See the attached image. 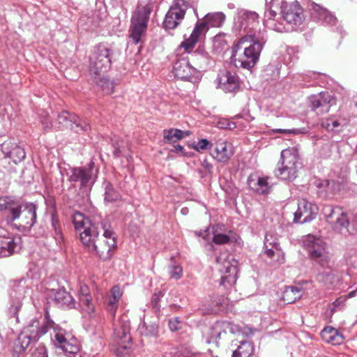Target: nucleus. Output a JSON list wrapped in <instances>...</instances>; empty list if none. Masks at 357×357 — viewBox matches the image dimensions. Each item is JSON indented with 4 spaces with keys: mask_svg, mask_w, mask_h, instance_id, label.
<instances>
[{
    "mask_svg": "<svg viewBox=\"0 0 357 357\" xmlns=\"http://www.w3.org/2000/svg\"><path fill=\"white\" fill-rule=\"evenodd\" d=\"M259 15L256 12L245 11L241 15V28L248 31V34L241 38L239 41V45L245 42L250 41L251 44L244 48L243 56L242 59L236 61L234 59L235 66H241L245 69L252 68L257 62L261 51L266 42L265 33L259 31L257 33L252 31L259 25Z\"/></svg>",
    "mask_w": 357,
    "mask_h": 357,
    "instance_id": "nucleus-1",
    "label": "nucleus"
},
{
    "mask_svg": "<svg viewBox=\"0 0 357 357\" xmlns=\"http://www.w3.org/2000/svg\"><path fill=\"white\" fill-rule=\"evenodd\" d=\"M79 239L89 252L102 260L109 259L116 248L111 226L105 221L100 222V227H91L79 233Z\"/></svg>",
    "mask_w": 357,
    "mask_h": 357,
    "instance_id": "nucleus-2",
    "label": "nucleus"
},
{
    "mask_svg": "<svg viewBox=\"0 0 357 357\" xmlns=\"http://www.w3.org/2000/svg\"><path fill=\"white\" fill-rule=\"evenodd\" d=\"M45 323L40 324L38 319L34 317L27 322L14 342V355L18 357L32 342H37L50 328L54 329V327L56 326L50 319L48 311L45 312Z\"/></svg>",
    "mask_w": 357,
    "mask_h": 357,
    "instance_id": "nucleus-3",
    "label": "nucleus"
},
{
    "mask_svg": "<svg viewBox=\"0 0 357 357\" xmlns=\"http://www.w3.org/2000/svg\"><path fill=\"white\" fill-rule=\"evenodd\" d=\"M111 56L112 50L105 45L99 44L94 47L89 57V73L92 77L107 72L111 66Z\"/></svg>",
    "mask_w": 357,
    "mask_h": 357,
    "instance_id": "nucleus-4",
    "label": "nucleus"
},
{
    "mask_svg": "<svg viewBox=\"0 0 357 357\" xmlns=\"http://www.w3.org/2000/svg\"><path fill=\"white\" fill-rule=\"evenodd\" d=\"M278 167L275 170V175L284 181H293L297 176V151L295 149H284L281 152Z\"/></svg>",
    "mask_w": 357,
    "mask_h": 357,
    "instance_id": "nucleus-5",
    "label": "nucleus"
},
{
    "mask_svg": "<svg viewBox=\"0 0 357 357\" xmlns=\"http://www.w3.org/2000/svg\"><path fill=\"white\" fill-rule=\"evenodd\" d=\"M322 213L326 220L335 231L345 236L352 234L348 228L349 221L347 214L341 207L331 205L325 206L322 209Z\"/></svg>",
    "mask_w": 357,
    "mask_h": 357,
    "instance_id": "nucleus-6",
    "label": "nucleus"
},
{
    "mask_svg": "<svg viewBox=\"0 0 357 357\" xmlns=\"http://www.w3.org/2000/svg\"><path fill=\"white\" fill-rule=\"evenodd\" d=\"M215 260L222 273L220 284L226 288L231 287L237 280V261L227 251L220 253Z\"/></svg>",
    "mask_w": 357,
    "mask_h": 357,
    "instance_id": "nucleus-7",
    "label": "nucleus"
},
{
    "mask_svg": "<svg viewBox=\"0 0 357 357\" xmlns=\"http://www.w3.org/2000/svg\"><path fill=\"white\" fill-rule=\"evenodd\" d=\"M152 10L150 3L139 6L131 20L130 35L133 43L137 44L146 31L149 15Z\"/></svg>",
    "mask_w": 357,
    "mask_h": 357,
    "instance_id": "nucleus-8",
    "label": "nucleus"
},
{
    "mask_svg": "<svg viewBox=\"0 0 357 357\" xmlns=\"http://www.w3.org/2000/svg\"><path fill=\"white\" fill-rule=\"evenodd\" d=\"M303 245L312 259L321 266H327L331 259L325 242L320 238L307 235L303 240Z\"/></svg>",
    "mask_w": 357,
    "mask_h": 357,
    "instance_id": "nucleus-9",
    "label": "nucleus"
},
{
    "mask_svg": "<svg viewBox=\"0 0 357 357\" xmlns=\"http://www.w3.org/2000/svg\"><path fill=\"white\" fill-rule=\"evenodd\" d=\"M7 220L9 222L17 220L20 227L29 229L36 220V206L32 203H17L15 208H12V215H8Z\"/></svg>",
    "mask_w": 357,
    "mask_h": 357,
    "instance_id": "nucleus-10",
    "label": "nucleus"
},
{
    "mask_svg": "<svg viewBox=\"0 0 357 357\" xmlns=\"http://www.w3.org/2000/svg\"><path fill=\"white\" fill-rule=\"evenodd\" d=\"M94 166V162L91 161L87 166L72 168L68 181L79 183L80 188H91L96 182L98 174V169Z\"/></svg>",
    "mask_w": 357,
    "mask_h": 357,
    "instance_id": "nucleus-11",
    "label": "nucleus"
},
{
    "mask_svg": "<svg viewBox=\"0 0 357 357\" xmlns=\"http://www.w3.org/2000/svg\"><path fill=\"white\" fill-rule=\"evenodd\" d=\"M189 3L186 0L173 1L165 15L163 26L165 29H176L184 19Z\"/></svg>",
    "mask_w": 357,
    "mask_h": 357,
    "instance_id": "nucleus-12",
    "label": "nucleus"
},
{
    "mask_svg": "<svg viewBox=\"0 0 357 357\" xmlns=\"http://www.w3.org/2000/svg\"><path fill=\"white\" fill-rule=\"evenodd\" d=\"M54 337L59 347L66 355L75 354L79 350V346L77 339L73 337L64 329L56 325L54 327Z\"/></svg>",
    "mask_w": 357,
    "mask_h": 357,
    "instance_id": "nucleus-13",
    "label": "nucleus"
},
{
    "mask_svg": "<svg viewBox=\"0 0 357 357\" xmlns=\"http://www.w3.org/2000/svg\"><path fill=\"white\" fill-rule=\"evenodd\" d=\"M310 107L317 114H324L330 111L332 106L336 105L335 96L329 92H320L309 98Z\"/></svg>",
    "mask_w": 357,
    "mask_h": 357,
    "instance_id": "nucleus-14",
    "label": "nucleus"
},
{
    "mask_svg": "<svg viewBox=\"0 0 357 357\" xmlns=\"http://www.w3.org/2000/svg\"><path fill=\"white\" fill-rule=\"evenodd\" d=\"M317 213L316 205L310 203L305 199H301L298 202V208L294 213V222H309L315 218Z\"/></svg>",
    "mask_w": 357,
    "mask_h": 357,
    "instance_id": "nucleus-15",
    "label": "nucleus"
},
{
    "mask_svg": "<svg viewBox=\"0 0 357 357\" xmlns=\"http://www.w3.org/2000/svg\"><path fill=\"white\" fill-rule=\"evenodd\" d=\"M238 331V327L229 322H218L212 328L211 334L207 340V343H213L218 347L221 343V340H226L227 332L234 334Z\"/></svg>",
    "mask_w": 357,
    "mask_h": 357,
    "instance_id": "nucleus-16",
    "label": "nucleus"
},
{
    "mask_svg": "<svg viewBox=\"0 0 357 357\" xmlns=\"http://www.w3.org/2000/svg\"><path fill=\"white\" fill-rule=\"evenodd\" d=\"M57 119L59 123L62 126L70 128L76 132H86L90 129L89 123L80 120L75 114H69L66 111L59 114Z\"/></svg>",
    "mask_w": 357,
    "mask_h": 357,
    "instance_id": "nucleus-17",
    "label": "nucleus"
},
{
    "mask_svg": "<svg viewBox=\"0 0 357 357\" xmlns=\"http://www.w3.org/2000/svg\"><path fill=\"white\" fill-rule=\"evenodd\" d=\"M214 150L211 153L213 158L218 162L227 163L234 155L230 144L224 139H218L213 144Z\"/></svg>",
    "mask_w": 357,
    "mask_h": 357,
    "instance_id": "nucleus-18",
    "label": "nucleus"
},
{
    "mask_svg": "<svg viewBox=\"0 0 357 357\" xmlns=\"http://www.w3.org/2000/svg\"><path fill=\"white\" fill-rule=\"evenodd\" d=\"M282 15L287 23L294 25L301 24L303 20V9L297 1L286 5Z\"/></svg>",
    "mask_w": 357,
    "mask_h": 357,
    "instance_id": "nucleus-19",
    "label": "nucleus"
},
{
    "mask_svg": "<svg viewBox=\"0 0 357 357\" xmlns=\"http://www.w3.org/2000/svg\"><path fill=\"white\" fill-rule=\"evenodd\" d=\"M114 337L117 342L130 343L132 338L130 334V322L126 316H122L114 324Z\"/></svg>",
    "mask_w": 357,
    "mask_h": 357,
    "instance_id": "nucleus-20",
    "label": "nucleus"
},
{
    "mask_svg": "<svg viewBox=\"0 0 357 357\" xmlns=\"http://www.w3.org/2000/svg\"><path fill=\"white\" fill-rule=\"evenodd\" d=\"M21 249L20 237L0 236V257H9Z\"/></svg>",
    "mask_w": 357,
    "mask_h": 357,
    "instance_id": "nucleus-21",
    "label": "nucleus"
},
{
    "mask_svg": "<svg viewBox=\"0 0 357 357\" xmlns=\"http://www.w3.org/2000/svg\"><path fill=\"white\" fill-rule=\"evenodd\" d=\"M219 84L220 87L226 93H235L240 88L238 78L229 71H224L220 74Z\"/></svg>",
    "mask_w": 357,
    "mask_h": 357,
    "instance_id": "nucleus-22",
    "label": "nucleus"
},
{
    "mask_svg": "<svg viewBox=\"0 0 357 357\" xmlns=\"http://www.w3.org/2000/svg\"><path fill=\"white\" fill-rule=\"evenodd\" d=\"M1 150L6 158H9L17 164L22 161L26 156L24 149L11 142H5L1 145Z\"/></svg>",
    "mask_w": 357,
    "mask_h": 357,
    "instance_id": "nucleus-23",
    "label": "nucleus"
},
{
    "mask_svg": "<svg viewBox=\"0 0 357 357\" xmlns=\"http://www.w3.org/2000/svg\"><path fill=\"white\" fill-rule=\"evenodd\" d=\"M195 70L196 68L192 67L189 61L184 58L178 60L173 66L174 76L183 80H189Z\"/></svg>",
    "mask_w": 357,
    "mask_h": 357,
    "instance_id": "nucleus-24",
    "label": "nucleus"
},
{
    "mask_svg": "<svg viewBox=\"0 0 357 357\" xmlns=\"http://www.w3.org/2000/svg\"><path fill=\"white\" fill-rule=\"evenodd\" d=\"M208 30L207 24L202 20L197 22L190 34V37L185 39L181 44V47H183L186 52H190L195 45L197 43L200 36L206 33Z\"/></svg>",
    "mask_w": 357,
    "mask_h": 357,
    "instance_id": "nucleus-25",
    "label": "nucleus"
},
{
    "mask_svg": "<svg viewBox=\"0 0 357 357\" xmlns=\"http://www.w3.org/2000/svg\"><path fill=\"white\" fill-rule=\"evenodd\" d=\"M72 221L77 231H86L91 227H100V222H92L83 213L76 211L72 215Z\"/></svg>",
    "mask_w": 357,
    "mask_h": 357,
    "instance_id": "nucleus-26",
    "label": "nucleus"
},
{
    "mask_svg": "<svg viewBox=\"0 0 357 357\" xmlns=\"http://www.w3.org/2000/svg\"><path fill=\"white\" fill-rule=\"evenodd\" d=\"M321 335L326 342L333 345H339L344 342L343 335L337 329L331 326L324 328L321 332Z\"/></svg>",
    "mask_w": 357,
    "mask_h": 357,
    "instance_id": "nucleus-27",
    "label": "nucleus"
},
{
    "mask_svg": "<svg viewBox=\"0 0 357 357\" xmlns=\"http://www.w3.org/2000/svg\"><path fill=\"white\" fill-rule=\"evenodd\" d=\"M316 280L318 282L330 289L338 283V277L331 269H326L318 273Z\"/></svg>",
    "mask_w": 357,
    "mask_h": 357,
    "instance_id": "nucleus-28",
    "label": "nucleus"
},
{
    "mask_svg": "<svg viewBox=\"0 0 357 357\" xmlns=\"http://www.w3.org/2000/svg\"><path fill=\"white\" fill-rule=\"evenodd\" d=\"M54 301L60 307L74 308L75 302L73 296L65 289H59L54 293Z\"/></svg>",
    "mask_w": 357,
    "mask_h": 357,
    "instance_id": "nucleus-29",
    "label": "nucleus"
},
{
    "mask_svg": "<svg viewBox=\"0 0 357 357\" xmlns=\"http://www.w3.org/2000/svg\"><path fill=\"white\" fill-rule=\"evenodd\" d=\"M122 294V291L119 286H114L111 289L107 303V310L112 316H114L116 314Z\"/></svg>",
    "mask_w": 357,
    "mask_h": 357,
    "instance_id": "nucleus-30",
    "label": "nucleus"
},
{
    "mask_svg": "<svg viewBox=\"0 0 357 357\" xmlns=\"http://www.w3.org/2000/svg\"><path fill=\"white\" fill-rule=\"evenodd\" d=\"M311 7L313 12L317 15L320 20L329 24L333 25L335 24L337 21L336 17L327 9L315 3H312Z\"/></svg>",
    "mask_w": 357,
    "mask_h": 357,
    "instance_id": "nucleus-31",
    "label": "nucleus"
},
{
    "mask_svg": "<svg viewBox=\"0 0 357 357\" xmlns=\"http://www.w3.org/2000/svg\"><path fill=\"white\" fill-rule=\"evenodd\" d=\"M303 289L298 287H286L282 292V298L286 303H294L296 300L301 298Z\"/></svg>",
    "mask_w": 357,
    "mask_h": 357,
    "instance_id": "nucleus-32",
    "label": "nucleus"
},
{
    "mask_svg": "<svg viewBox=\"0 0 357 357\" xmlns=\"http://www.w3.org/2000/svg\"><path fill=\"white\" fill-rule=\"evenodd\" d=\"M250 188L259 194H267L269 192L270 187L265 178H258L257 181L252 178L248 180Z\"/></svg>",
    "mask_w": 357,
    "mask_h": 357,
    "instance_id": "nucleus-33",
    "label": "nucleus"
},
{
    "mask_svg": "<svg viewBox=\"0 0 357 357\" xmlns=\"http://www.w3.org/2000/svg\"><path fill=\"white\" fill-rule=\"evenodd\" d=\"M254 346L248 341H241L237 349L233 351L232 357H250L254 353Z\"/></svg>",
    "mask_w": 357,
    "mask_h": 357,
    "instance_id": "nucleus-34",
    "label": "nucleus"
},
{
    "mask_svg": "<svg viewBox=\"0 0 357 357\" xmlns=\"http://www.w3.org/2000/svg\"><path fill=\"white\" fill-rule=\"evenodd\" d=\"M190 131H183L178 129L165 130L163 132L164 139L169 142H176L186 136L190 135Z\"/></svg>",
    "mask_w": 357,
    "mask_h": 357,
    "instance_id": "nucleus-35",
    "label": "nucleus"
},
{
    "mask_svg": "<svg viewBox=\"0 0 357 357\" xmlns=\"http://www.w3.org/2000/svg\"><path fill=\"white\" fill-rule=\"evenodd\" d=\"M225 19V15L221 12L208 13L205 15L203 19L204 22H206L208 28L209 26L219 27L220 26Z\"/></svg>",
    "mask_w": 357,
    "mask_h": 357,
    "instance_id": "nucleus-36",
    "label": "nucleus"
},
{
    "mask_svg": "<svg viewBox=\"0 0 357 357\" xmlns=\"http://www.w3.org/2000/svg\"><path fill=\"white\" fill-rule=\"evenodd\" d=\"M192 59L197 63V65L202 68L209 63V56L207 52L202 50H197L192 54Z\"/></svg>",
    "mask_w": 357,
    "mask_h": 357,
    "instance_id": "nucleus-37",
    "label": "nucleus"
},
{
    "mask_svg": "<svg viewBox=\"0 0 357 357\" xmlns=\"http://www.w3.org/2000/svg\"><path fill=\"white\" fill-rule=\"evenodd\" d=\"M335 183L334 181L324 180L317 183V187L319 188V195L320 197H326L329 192L334 191Z\"/></svg>",
    "mask_w": 357,
    "mask_h": 357,
    "instance_id": "nucleus-38",
    "label": "nucleus"
},
{
    "mask_svg": "<svg viewBox=\"0 0 357 357\" xmlns=\"http://www.w3.org/2000/svg\"><path fill=\"white\" fill-rule=\"evenodd\" d=\"M278 12V11L268 7V10L265 12V17L266 18L265 23L267 26H271L273 29L279 32H282L284 29V27H282L281 25H277L273 22V20L276 17Z\"/></svg>",
    "mask_w": 357,
    "mask_h": 357,
    "instance_id": "nucleus-39",
    "label": "nucleus"
},
{
    "mask_svg": "<svg viewBox=\"0 0 357 357\" xmlns=\"http://www.w3.org/2000/svg\"><path fill=\"white\" fill-rule=\"evenodd\" d=\"M105 74H101V75L98 76L96 78L92 77L96 83L101 86L103 91L106 93H112L114 91V84L111 82L107 77L104 75Z\"/></svg>",
    "mask_w": 357,
    "mask_h": 357,
    "instance_id": "nucleus-40",
    "label": "nucleus"
},
{
    "mask_svg": "<svg viewBox=\"0 0 357 357\" xmlns=\"http://www.w3.org/2000/svg\"><path fill=\"white\" fill-rule=\"evenodd\" d=\"M52 227L54 231V238L55 241L58 244H61L63 241V236L59 220L54 215L52 217Z\"/></svg>",
    "mask_w": 357,
    "mask_h": 357,
    "instance_id": "nucleus-41",
    "label": "nucleus"
},
{
    "mask_svg": "<svg viewBox=\"0 0 357 357\" xmlns=\"http://www.w3.org/2000/svg\"><path fill=\"white\" fill-rule=\"evenodd\" d=\"M120 198L118 191L115 190L110 183H107L105 185V200L107 202H113L117 201Z\"/></svg>",
    "mask_w": 357,
    "mask_h": 357,
    "instance_id": "nucleus-42",
    "label": "nucleus"
},
{
    "mask_svg": "<svg viewBox=\"0 0 357 357\" xmlns=\"http://www.w3.org/2000/svg\"><path fill=\"white\" fill-rule=\"evenodd\" d=\"M117 343L119 345L115 350L116 356L119 357H128L131 352L132 342L129 344L123 342Z\"/></svg>",
    "mask_w": 357,
    "mask_h": 357,
    "instance_id": "nucleus-43",
    "label": "nucleus"
},
{
    "mask_svg": "<svg viewBox=\"0 0 357 357\" xmlns=\"http://www.w3.org/2000/svg\"><path fill=\"white\" fill-rule=\"evenodd\" d=\"M18 202H15L10 197H0V211L7 210L8 215H12V208H15Z\"/></svg>",
    "mask_w": 357,
    "mask_h": 357,
    "instance_id": "nucleus-44",
    "label": "nucleus"
},
{
    "mask_svg": "<svg viewBox=\"0 0 357 357\" xmlns=\"http://www.w3.org/2000/svg\"><path fill=\"white\" fill-rule=\"evenodd\" d=\"M357 293V289L354 291H350L347 296H340L337 298L333 303H332V307L331 308V312L333 313L336 311V310L342 306L345 301L349 298H352L356 296Z\"/></svg>",
    "mask_w": 357,
    "mask_h": 357,
    "instance_id": "nucleus-45",
    "label": "nucleus"
},
{
    "mask_svg": "<svg viewBox=\"0 0 357 357\" xmlns=\"http://www.w3.org/2000/svg\"><path fill=\"white\" fill-rule=\"evenodd\" d=\"M79 304L89 314L93 312L94 306L92 303L91 296L79 297Z\"/></svg>",
    "mask_w": 357,
    "mask_h": 357,
    "instance_id": "nucleus-46",
    "label": "nucleus"
},
{
    "mask_svg": "<svg viewBox=\"0 0 357 357\" xmlns=\"http://www.w3.org/2000/svg\"><path fill=\"white\" fill-rule=\"evenodd\" d=\"M275 248V250H280V244L277 238L271 234H266L264 240V248Z\"/></svg>",
    "mask_w": 357,
    "mask_h": 357,
    "instance_id": "nucleus-47",
    "label": "nucleus"
},
{
    "mask_svg": "<svg viewBox=\"0 0 357 357\" xmlns=\"http://www.w3.org/2000/svg\"><path fill=\"white\" fill-rule=\"evenodd\" d=\"M169 273L171 278L178 280L183 275V268L179 265L172 264L169 267Z\"/></svg>",
    "mask_w": 357,
    "mask_h": 357,
    "instance_id": "nucleus-48",
    "label": "nucleus"
},
{
    "mask_svg": "<svg viewBox=\"0 0 357 357\" xmlns=\"http://www.w3.org/2000/svg\"><path fill=\"white\" fill-rule=\"evenodd\" d=\"M287 3L284 0H271L267 6L282 13Z\"/></svg>",
    "mask_w": 357,
    "mask_h": 357,
    "instance_id": "nucleus-49",
    "label": "nucleus"
},
{
    "mask_svg": "<svg viewBox=\"0 0 357 357\" xmlns=\"http://www.w3.org/2000/svg\"><path fill=\"white\" fill-rule=\"evenodd\" d=\"M213 147V144H211L208 140L206 139H202L198 142L197 144L193 146V148L197 151L206 149H211Z\"/></svg>",
    "mask_w": 357,
    "mask_h": 357,
    "instance_id": "nucleus-50",
    "label": "nucleus"
},
{
    "mask_svg": "<svg viewBox=\"0 0 357 357\" xmlns=\"http://www.w3.org/2000/svg\"><path fill=\"white\" fill-rule=\"evenodd\" d=\"M230 238L226 234H215L213 238V241L215 244L222 245L229 243Z\"/></svg>",
    "mask_w": 357,
    "mask_h": 357,
    "instance_id": "nucleus-51",
    "label": "nucleus"
},
{
    "mask_svg": "<svg viewBox=\"0 0 357 357\" xmlns=\"http://www.w3.org/2000/svg\"><path fill=\"white\" fill-rule=\"evenodd\" d=\"M218 127L221 129H234L236 126L234 122L226 119H222L218 122Z\"/></svg>",
    "mask_w": 357,
    "mask_h": 357,
    "instance_id": "nucleus-52",
    "label": "nucleus"
},
{
    "mask_svg": "<svg viewBox=\"0 0 357 357\" xmlns=\"http://www.w3.org/2000/svg\"><path fill=\"white\" fill-rule=\"evenodd\" d=\"M162 296V294L161 291L155 292L153 294L151 298V304L153 308L158 310L159 309V301L160 298Z\"/></svg>",
    "mask_w": 357,
    "mask_h": 357,
    "instance_id": "nucleus-53",
    "label": "nucleus"
},
{
    "mask_svg": "<svg viewBox=\"0 0 357 357\" xmlns=\"http://www.w3.org/2000/svg\"><path fill=\"white\" fill-rule=\"evenodd\" d=\"M169 326L172 331H176L181 328V321L178 317H174L169 320Z\"/></svg>",
    "mask_w": 357,
    "mask_h": 357,
    "instance_id": "nucleus-54",
    "label": "nucleus"
},
{
    "mask_svg": "<svg viewBox=\"0 0 357 357\" xmlns=\"http://www.w3.org/2000/svg\"><path fill=\"white\" fill-rule=\"evenodd\" d=\"M33 357H48L47 351L45 347L43 345H39L33 354Z\"/></svg>",
    "mask_w": 357,
    "mask_h": 357,
    "instance_id": "nucleus-55",
    "label": "nucleus"
},
{
    "mask_svg": "<svg viewBox=\"0 0 357 357\" xmlns=\"http://www.w3.org/2000/svg\"><path fill=\"white\" fill-rule=\"evenodd\" d=\"M346 262L347 266L351 268H357V255H353L349 257H346Z\"/></svg>",
    "mask_w": 357,
    "mask_h": 357,
    "instance_id": "nucleus-56",
    "label": "nucleus"
},
{
    "mask_svg": "<svg viewBox=\"0 0 357 357\" xmlns=\"http://www.w3.org/2000/svg\"><path fill=\"white\" fill-rule=\"evenodd\" d=\"M21 306H22L21 303H19L15 305H11L10 307V310H9L10 314H12L13 316L16 317L17 321H19V320H18V317L16 315H17L18 311L20 310Z\"/></svg>",
    "mask_w": 357,
    "mask_h": 357,
    "instance_id": "nucleus-57",
    "label": "nucleus"
},
{
    "mask_svg": "<svg viewBox=\"0 0 357 357\" xmlns=\"http://www.w3.org/2000/svg\"><path fill=\"white\" fill-rule=\"evenodd\" d=\"M91 295L86 285H81L79 291V297Z\"/></svg>",
    "mask_w": 357,
    "mask_h": 357,
    "instance_id": "nucleus-58",
    "label": "nucleus"
},
{
    "mask_svg": "<svg viewBox=\"0 0 357 357\" xmlns=\"http://www.w3.org/2000/svg\"><path fill=\"white\" fill-rule=\"evenodd\" d=\"M265 249V254L267 255V257H268L269 258H273V257L275 255V248H272V247H268V248H264Z\"/></svg>",
    "mask_w": 357,
    "mask_h": 357,
    "instance_id": "nucleus-59",
    "label": "nucleus"
},
{
    "mask_svg": "<svg viewBox=\"0 0 357 357\" xmlns=\"http://www.w3.org/2000/svg\"><path fill=\"white\" fill-rule=\"evenodd\" d=\"M41 123L43 125L45 129H49L52 126L51 121L48 120V115H46L44 117V119L41 120Z\"/></svg>",
    "mask_w": 357,
    "mask_h": 357,
    "instance_id": "nucleus-60",
    "label": "nucleus"
},
{
    "mask_svg": "<svg viewBox=\"0 0 357 357\" xmlns=\"http://www.w3.org/2000/svg\"><path fill=\"white\" fill-rule=\"evenodd\" d=\"M195 234L198 236H202L204 239H206V236L208 235V229L197 231H195Z\"/></svg>",
    "mask_w": 357,
    "mask_h": 357,
    "instance_id": "nucleus-61",
    "label": "nucleus"
},
{
    "mask_svg": "<svg viewBox=\"0 0 357 357\" xmlns=\"http://www.w3.org/2000/svg\"><path fill=\"white\" fill-rule=\"evenodd\" d=\"M331 123L332 126L331 131L340 126V123L337 120L331 119Z\"/></svg>",
    "mask_w": 357,
    "mask_h": 357,
    "instance_id": "nucleus-62",
    "label": "nucleus"
},
{
    "mask_svg": "<svg viewBox=\"0 0 357 357\" xmlns=\"http://www.w3.org/2000/svg\"><path fill=\"white\" fill-rule=\"evenodd\" d=\"M322 126H323V127L326 128L328 130L331 131L332 126H331V120H327L326 122H324L322 123Z\"/></svg>",
    "mask_w": 357,
    "mask_h": 357,
    "instance_id": "nucleus-63",
    "label": "nucleus"
},
{
    "mask_svg": "<svg viewBox=\"0 0 357 357\" xmlns=\"http://www.w3.org/2000/svg\"><path fill=\"white\" fill-rule=\"evenodd\" d=\"M121 152V151L119 146H115L114 147V155L115 157H119L120 155Z\"/></svg>",
    "mask_w": 357,
    "mask_h": 357,
    "instance_id": "nucleus-64",
    "label": "nucleus"
}]
</instances>
